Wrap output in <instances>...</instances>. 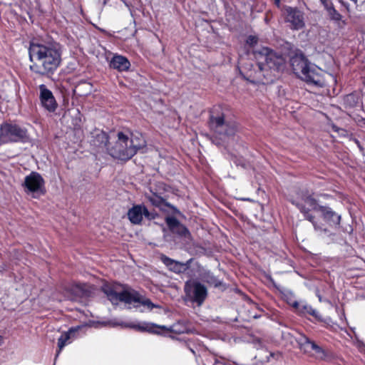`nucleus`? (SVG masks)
<instances>
[{"mask_svg":"<svg viewBox=\"0 0 365 365\" xmlns=\"http://www.w3.org/2000/svg\"><path fill=\"white\" fill-rule=\"evenodd\" d=\"M256 64L244 63L242 58L240 59V74L247 81L254 84H266L273 81L272 73L279 71L284 66V58L282 54L277 53L269 48L264 47L255 52Z\"/></svg>","mask_w":365,"mask_h":365,"instance_id":"1","label":"nucleus"},{"mask_svg":"<svg viewBox=\"0 0 365 365\" xmlns=\"http://www.w3.org/2000/svg\"><path fill=\"white\" fill-rule=\"evenodd\" d=\"M29 53L31 61H35L30 66L31 70L40 75L53 73L61 64V51L58 43L31 42Z\"/></svg>","mask_w":365,"mask_h":365,"instance_id":"2","label":"nucleus"},{"mask_svg":"<svg viewBox=\"0 0 365 365\" xmlns=\"http://www.w3.org/2000/svg\"><path fill=\"white\" fill-rule=\"evenodd\" d=\"M290 201L299 210L304 217L312 223L314 230L322 236L324 235H330L331 234L327 229L322 227L315 222L314 217L310 213L312 210H319L323 219L331 226L337 227L340 224V215L329 207L319 205L317 201L307 192L298 193L297 197L291 199Z\"/></svg>","mask_w":365,"mask_h":365,"instance_id":"3","label":"nucleus"},{"mask_svg":"<svg viewBox=\"0 0 365 365\" xmlns=\"http://www.w3.org/2000/svg\"><path fill=\"white\" fill-rule=\"evenodd\" d=\"M103 291L114 305L123 302L125 305L134 304L135 307H138L135 304H139L145 307L148 310H152L157 307L150 299L144 298L138 292L128 287H120L106 284L103 287Z\"/></svg>","mask_w":365,"mask_h":365,"instance_id":"4","label":"nucleus"},{"mask_svg":"<svg viewBox=\"0 0 365 365\" xmlns=\"http://www.w3.org/2000/svg\"><path fill=\"white\" fill-rule=\"evenodd\" d=\"M117 137L115 145L109 148V152L113 158L122 160L130 159L138 150L146 145L143 136L139 133L131 134L129 137L123 132H118Z\"/></svg>","mask_w":365,"mask_h":365,"instance_id":"5","label":"nucleus"},{"mask_svg":"<svg viewBox=\"0 0 365 365\" xmlns=\"http://www.w3.org/2000/svg\"><path fill=\"white\" fill-rule=\"evenodd\" d=\"M28 131L17 124L5 122L0 126V142L2 143L26 142Z\"/></svg>","mask_w":365,"mask_h":365,"instance_id":"6","label":"nucleus"},{"mask_svg":"<svg viewBox=\"0 0 365 365\" xmlns=\"http://www.w3.org/2000/svg\"><path fill=\"white\" fill-rule=\"evenodd\" d=\"M210 125L213 130L215 138L223 142H228L237 131V125L234 122H226L223 115L210 117Z\"/></svg>","mask_w":365,"mask_h":365,"instance_id":"7","label":"nucleus"},{"mask_svg":"<svg viewBox=\"0 0 365 365\" xmlns=\"http://www.w3.org/2000/svg\"><path fill=\"white\" fill-rule=\"evenodd\" d=\"M104 325H109L113 327H120L123 328H130L140 331H147L152 334H160V330H167L166 327L159 326L154 323L147 322H124L118 319H113L102 323Z\"/></svg>","mask_w":365,"mask_h":365,"instance_id":"8","label":"nucleus"},{"mask_svg":"<svg viewBox=\"0 0 365 365\" xmlns=\"http://www.w3.org/2000/svg\"><path fill=\"white\" fill-rule=\"evenodd\" d=\"M184 290L187 300L201 306L207 296L206 287L195 280L185 282Z\"/></svg>","mask_w":365,"mask_h":365,"instance_id":"9","label":"nucleus"},{"mask_svg":"<svg viewBox=\"0 0 365 365\" xmlns=\"http://www.w3.org/2000/svg\"><path fill=\"white\" fill-rule=\"evenodd\" d=\"M284 22L292 30L299 31L305 26L304 14L297 7L284 6L282 9Z\"/></svg>","mask_w":365,"mask_h":365,"instance_id":"10","label":"nucleus"},{"mask_svg":"<svg viewBox=\"0 0 365 365\" xmlns=\"http://www.w3.org/2000/svg\"><path fill=\"white\" fill-rule=\"evenodd\" d=\"M44 184V180L38 173L31 172L25 177L22 185L26 193L32 195L34 197H38L45 193Z\"/></svg>","mask_w":365,"mask_h":365,"instance_id":"11","label":"nucleus"},{"mask_svg":"<svg viewBox=\"0 0 365 365\" xmlns=\"http://www.w3.org/2000/svg\"><path fill=\"white\" fill-rule=\"evenodd\" d=\"M162 262L168 268L169 270L176 274L187 272V274L190 277H195V274L192 273V270L193 263L196 262L193 259H190L185 262H181L174 260L165 255H162L160 257Z\"/></svg>","mask_w":365,"mask_h":365,"instance_id":"12","label":"nucleus"},{"mask_svg":"<svg viewBox=\"0 0 365 365\" xmlns=\"http://www.w3.org/2000/svg\"><path fill=\"white\" fill-rule=\"evenodd\" d=\"M299 78L310 86L317 88H322L324 86V80L320 68L313 64H310L304 73H302Z\"/></svg>","mask_w":365,"mask_h":365,"instance_id":"13","label":"nucleus"},{"mask_svg":"<svg viewBox=\"0 0 365 365\" xmlns=\"http://www.w3.org/2000/svg\"><path fill=\"white\" fill-rule=\"evenodd\" d=\"M298 343L300 349L305 353H310L312 351H314L315 357L318 359L324 360L327 356V353L324 349L304 335H302L299 339Z\"/></svg>","mask_w":365,"mask_h":365,"instance_id":"14","label":"nucleus"},{"mask_svg":"<svg viewBox=\"0 0 365 365\" xmlns=\"http://www.w3.org/2000/svg\"><path fill=\"white\" fill-rule=\"evenodd\" d=\"M128 218L133 225H140L143 216L148 219H150V213L148 208L143 204L134 205L130 208L127 213Z\"/></svg>","mask_w":365,"mask_h":365,"instance_id":"15","label":"nucleus"},{"mask_svg":"<svg viewBox=\"0 0 365 365\" xmlns=\"http://www.w3.org/2000/svg\"><path fill=\"white\" fill-rule=\"evenodd\" d=\"M39 92L42 106L49 112H54L57 108V103L52 92L44 84L39 86Z\"/></svg>","mask_w":365,"mask_h":365,"instance_id":"16","label":"nucleus"},{"mask_svg":"<svg viewBox=\"0 0 365 365\" xmlns=\"http://www.w3.org/2000/svg\"><path fill=\"white\" fill-rule=\"evenodd\" d=\"M192 270H193L192 273L195 274V277L198 276L202 281L207 284H212L215 287H220L222 284L220 279L210 271L205 269L197 262L193 263Z\"/></svg>","mask_w":365,"mask_h":365,"instance_id":"17","label":"nucleus"},{"mask_svg":"<svg viewBox=\"0 0 365 365\" xmlns=\"http://www.w3.org/2000/svg\"><path fill=\"white\" fill-rule=\"evenodd\" d=\"M311 63L308 61L303 53H295L290 58V65L294 73L299 77L304 73Z\"/></svg>","mask_w":365,"mask_h":365,"instance_id":"18","label":"nucleus"},{"mask_svg":"<svg viewBox=\"0 0 365 365\" xmlns=\"http://www.w3.org/2000/svg\"><path fill=\"white\" fill-rule=\"evenodd\" d=\"M63 294L65 299L76 301L86 295V290L81 284H68L64 287Z\"/></svg>","mask_w":365,"mask_h":365,"instance_id":"19","label":"nucleus"},{"mask_svg":"<svg viewBox=\"0 0 365 365\" xmlns=\"http://www.w3.org/2000/svg\"><path fill=\"white\" fill-rule=\"evenodd\" d=\"M295 312L300 316L311 315L318 321H322V316L317 310L314 309L305 301H299L298 307H295Z\"/></svg>","mask_w":365,"mask_h":365,"instance_id":"20","label":"nucleus"},{"mask_svg":"<svg viewBox=\"0 0 365 365\" xmlns=\"http://www.w3.org/2000/svg\"><path fill=\"white\" fill-rule=\"evenodd\" d=\"M166 224L169 230L179 236H185L189 234L188 230L182 225L175 217H167L165 219Z\"/></svg>","mask_w":365,"mask_h":365,"instance_id":"21","label":"nucleus"},{"mask_svg":"<svg viewBox=\"0 0 365 365\" xmlns=\"http://www.w3.org/2000/svg\"><path fill=\"white\" fill-rule=\"evenodd\" d=\"M110 67L118 71H126L130 66V61L125 56L114 55L110 61Z\"/></svg>","mask_w":365,"mask_h":365,"instance_id":"22","label":"nucleus"},{"mask_svg":"<svg viewBox=\"0 0 365 365\" xmlns=\"http://www.w3.org/2000/svg\"><path fill=\"white\" fill-rule=\"evenodd\" d=\"M81 327H71L67 332L63 333L58 339V350L56 352L55 359L58 356L63 348L66 345L73 334L77 331Z\"/></svg>","mask_w":365,"mask_h":365,"instance_id":"23","label":"nucleus"},{"mask_svg":"<svg viewBox=\"0 0 365 365\" xmlns=\"http://www.w3.org/2000/svg\"><path fill=\"white\" fill-rule=\"evenodd\" d=\"M282 294L283 299L289 305L292 306L294 309H295V307H298L299 302L295 299L294 294L292 291L289 289H284L282 291Z\"/></svg>","mask_w":365,"mask_h":365,"instance_id":"24","label":"nucleus"},{"mask_svg":"<svg viewBox=\"0 0 365 365\" xmlns=\"http://www.w3.org/2000/svg\"><path fill=\"white\" fill-rule=\"evenodd\" d=\"M325 9L328 12V14L330 19L336 22L340 21L341 20V15L334 9L333 4H330L327 7H325Z\"/></svg>","mask_w":365,"mask_h":365,"instance_id":"25","label":"nucleus"},{"mask_svg":"<svg viewBox=\"0 0 365 365\" xmlns=\"http://www.w3.org/2000/svg\"><path fill=\"white\" fill-rule=\"evenodd\" d=\"M146 199L154 206L155 207H160L163 205V202H164V200L155 195V194H152V195H146Z\"/></svg>","mask_w":365,"mask_h":365,"instance_id":"26","label":"nucleus"},{"mask_svg":"<svg viewBox=\"0 0 365 365\" xmlns=\"http://www.w3.org/2000/svg\"><path fill=\"white\" fill-rule=\"evenodd\" d=\"M96 140L99 142L98 146L106 147L108 142V135L104 132H101L98 133L96 136Z\"/></svg>","mask_w":365,"mask_h":365,"instance_id":"27","label":"nucleus"},{"mask_svg":"<svg viewBox=\"0 0 365 365\" xmlns=\"http://www.w3.org/2000/svg\"><path fill=\"white\" fill-rule=\"evenodd\" d=\"M258 42V38L255 36H249L246 40L247 44H248L250 46H255Z\"/></svg>","mask_w":365,"mask_h":365,"instance_id":"28","label":"nucleus"},{"mask_svg":"<svg viewBox=\"0 0 365 365\" xmlns=\"http://www.w3.org/2000/svg\"><path fill=\"white\" fill-rule=\"evenodd\" d=\"M215 364H220L222 365H230V364L228 361H227L225 358L221 357V356L215 359Z\"/></svg>","mask_w":365,"mask_h":365,"instance_id":"29","label":"nucleus"},{"mask_svg":"<svg viewBox=\"0 0 365 365\" xmlns=\"http://www.w3.org/2000/svg\"><path fill=\"white\" fill-rule=\"evenodd\" d=\"M265 352H266V354H266V356H265V357H266V361H269V359H270L271 357H274L275 356H278V354H276L272 353V352H269V353H267V351H265Z\"/></svg>","mask_w":365,"mask_h":365,"instance_id":"30","label":"nucleus"},{"mask_svg":"<svg viewBox=\"0 0 365 365\" xmlns=\"http://www.w3.org/2000/svg\"><path fill=\"white\" fill-rule=\"evenodd\" d=\"M321 3L323 4V6L325 7H327L328 6H330L331 4V0H320Z\"/></svg>","mask_w":365,"mask_h":365,"instance_id":"31","label":"nucleus"},{"mask_svg":"<svg viewBox=\"0 0 365 365\" xmlns=\"http://www.w3.org/2000/svg\"><path fill=\"white\" fill-rule=\"evenodd\" d=\"M281 0H274V3L277 6H279Z\"/></svg>","mask_w":365,"mask_h":365,"instance_id":"32","label":"nucleus"},{"mask_svg":"<svg viewBox=\"0 0 365 365\" xmlns=\"http://www.w3.org/2000/svg\"><path fill=\"white\" fill-rule=\"evenodd\" d=\"M361 123H362L363 126L365 128V118H363L361 120Z\"/></svg>","mask_w":365,"mask_h":365,"instance_id":"33","label":"nucleus"},{"mask_svg":"<svg viewBox=\"0 0 365 365\" xmlns=\"http://www.w3.org/2000/svg\"><path fill=\"white\" fill-rule=\"evenodd\" d=\"M3 344V337L0 335V346Z\"/></svg>","mask_w":365,"mask_h":365,"instance_id":"34","label":"nucleus"},{"mask_svg":"<svg viewBox=\"0 0 365 365\" xmlns=\"http://www.w3.org/2000/svg\"><path fill=\"white\" fill-rule=\"evenodd\" d=\"M333 128H334V130H336L337 132H339V130H342L341 129L335 128V126H334Z\"/></svg>","mask_w":365,"mask_h":365,"instance_id":"35","label":"nucleus"},{"mask_svg":"<svg viewBox=\"0 0 365 365\" xmlns=\"http://www.w3.org/2000/svg\"><path fill=\"white\" fill-rule=\"evenodd\" d=\"M355 142H356V143L357 144L358 147H359V148H361V147H360V144H359V140H355Z\"/></svg>","mask_w":365,"mask_h":365,"instance_id":"36","label":"nucleus"},{"mask_svg":"<svg viewBox=\"0 0 365 365\" xmlns=\"http://www.w3.org/2000/svg\"><path fill=\"white\" fill-rule=\"evenodd\" d=\"M351 2L354 3V5H356L357 0H350Z\"/></svg>","mask_w":365,"mask_h":365,"instance_id":"37","label":"nucleus"}]
</instances>
